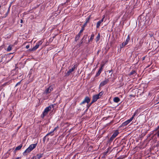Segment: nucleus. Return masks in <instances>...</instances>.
Here are the masks:
<instances>
[{
	"label": "nucleus",
	"instance_id": "35",
	"mask_svg": "<svg viewBox=\"0 0 159 159\" xmlns=\"http://www.w3.org/2000/svg\"><path fill=\"white\" fill-rule=\"evenodd\" d=\"M46 136H46V135L45 137H44V138H43V141L44 142V141H45V139H46Z\"/></svg>",
	"mask_w": 159,
	"mask_h": 159
},
{
	"label": "nucleus",
	"instance_id": "12",
	"mask_svg": "<svg viewBox=\"0 0 159 159\" xmlns=\"http://www.w3.org/2000/svg\"><path fill=\"white\" fill-rule=\"evenodd\" d=\"M37 145V143H36L35 144H31L29 147L32 150H33L34 148H35Z\"/></svg>",
	"mask_w": 159,
	"mask_h": 159
},
{
	"label": "nucleus",
	"instance_id": "11",
	"mask_svg": "<svg viewBox=\"0 0 159 159\" xmlns=\"http://www.w3.org/2000/svg\"><path fill=\"white\" fill-rule=\"evenodd\" d=\"M100 98L97 94L93 95V102H96Z\"/></svg>",
	"mask_w": 159,
	"mask_h": 159
},
{
	"label": "nucleus",
	"instance_id": "26",
	"mask_svg": "<svg viewBox=\"0 0 159 159\" xmlns=\"http://www.w3.org/2000/svg\"><path fill=\"white\" fill-rule=\"evenodd\" d=\"M104 66V64L101 65V67L99 69V70H100V71L102 72V70L103 69Z\"/></svg>",
	"mask_w": 159,
	"mask_h": 159
},
{
	"label": "nucleus",
	"instance_id": "17",
	"mask_svg": "<svg viewBox=\"0 0 159 159\" xmlns=\"http://www.w3.org/2000/svg\"><path fill=\"white\" fill-rule=\"evenodd\" d=\"M137 74L136 71L135 70H132L129 74V75H133L134 76L136 75Z\"/></svg>",
	"mask_w": 159,
	"mask_h": 159
},
{
	"label": "nucleus",
	"instance_id": "23",
	"mask_svg": "<svg viewBox=\"0 0 159 159\" xmlns=\"http://www.w3.org/2000/svg\"><path fill=\"white\" fill-rule=\"evenodd\" d=\"M118 134L119 132L118 131L116 130V131L112 135H113L114 136V137H116L117 135Z\"/></svg>",
	"mask_w": 159,
	"mask_h": 159
},
{
	"label": "nucleus",
	"instance_id": "27",
	"mask_svg": "<svg viewBox=\"0 0 159 159\" xmlns=\"http://www.w3.org/2000/svg\"><path fill=\"white\" fill-rule=\"evenodd\" d=\"M43 43V42L42 41H40L38 42L36 44L38 45H39V46L41 45Z\"/></svg>",
	"mask_w": 159,
	"mask_h": 159
},
{
	"label": "nucleus",
	"instance_id": "24",
	"mask_svg": "<svg viewBox=\"0 0 159 159\" xmlns=\"http://www.w3.org/2000/svg\"><path fill=\"white\" fill-rule=\"evenodd\" d=\"M94 35L93 34H92L91 35V37L90 39L89 40V42L90 41H92L94 38Z\"/></svg>",
	"mask_w": 159,
	"mask_h": 159
},
{
	"label": "nucleus",
	"instance_id": "6",
	"mask_svg": "<svg viewBox=\"0 0 159 159\" xmlns=\"http://www.w3.org/2000/svg\"><path fill=\"white\" fill-rule=\"evenodd\" d=\"M90 101V99L88 97H86L84 100L80 103V104L82 105L85 103H88Z\"/></svg>",
	"mask_w": 159,
	"mask_h": 159
},
{
	"label": "nucleus",
	"instance_id": "25",
	"mask_svg": "<svg viewBox=\"0 0 159 159\" xmlns=\"http://www.w3.org/2000/svg\"><path fill=\"white\" fill-rule=\"evenodd\" d=\"M104 92L103 91H101L99 93L97 94L98 96L100 98L102 96Z\"/></svg>",
	"mask_w": 159,
	"mask_h": 159
},
{
	"label": "nucleus",
	"instance_id": "32",
	"mask_svg": "<svg viewBox=\"0 0 159 159\" xmlns=\"http://www.w3.org/2000/svg\"><path fill=\"white\" fill-rule=\"evenodd\" d=\"M20 83H21V81H20V82H18V83H17L16 84V85H15V87L17 86V85H20Z\"/></svg>",
	"mask_w": 159,
	"mask_h": 159
},
{
	"label": "nucleus",
	"instance_id": "1",
	"mask_svg": "<svg viewBox=\"0 0 159 159\" xmlns=\"http://www.w3.org/2000/svg\"><path fill=\"white\" fill-rule=\"evenodd\" d=\"M55 105V104L50 105L49 107H46L44 109L42 115L41 116L42 118H43L44 117L48 114V112L51 110L52 108L53 109Z\"/></svg>",
	"mask_w": 159,
	"mask_h": 159
},
{
	"label": "nucleus",
	"instance_id": "42",
	"mask_svg": "<svg viewBox=\"0 0 159 159\" xmlns=\"http://www.w3.org/2000/svg\"><path fill=\"white\" fill-rule=\"evenodd\" d=\"M112 70H108L109 73H111V72L112 71Z\"/></svg>",
	"mask_w": 159,
	"mask_h": 159
},
{
	"label": "nucleus",
	"instance_id": "3",
	"mask_svg": "<svg viewBox=\"0 0 159 159\" xmlns=\"http://www.w3.org/2000/svg\"><path fill=\"white\" fill-rule=\"evenodd\" d=\"M53 89L52 86L51 85L46 89L44 93L46 94L49 93L53 90Z\"/></svg>",
	"mask_w": 159,
	"mask_h": 159
},
{
	"label": "nucleus",
	"instance_id": "20",
	"mask_svg": "<svg viewBox=\"0 0 159 159\" xmlns=\"http://www.w3.org/2000/svg\"><path fill=\"white\" fill-rule=\"evenodd\" d=\"M100 34L98 33L97 36L95 39L96 41V42H98L100 38Z\"/></svg>",
	"mask_w": 159,
	"mask_h": 159
},
{
	"label": "nucleus",
	"instance_id": "33",
	"mask_svg": "<svg viewBox=\"0 0 159 159\" xmlns=\"http://www.w3.org/2000/svg\"><path fill=\"white\" fill-rule=\"evenodd\" d=\"M58 128V126L56 127L55 128H54L52 131L54 132Z\"/></svg>",
	"mask_w": 159,
	"mask_h": 159
},
{
	"label": "nucleus",
	"instance_id": "34",
	"mask_svg": "<svg viewBox=\"0 0 159 159\" xmlns=\"http://www.w3.org/2000/svg\"><path fill=\"white\" fill-rule=\"evenodd\" d=\"M30 47V46L29 45H27L26 46L25 48L26 49H28Z\"/></svg>",
	"mask_w": 159,
	"mask_h": 159
},
{
	"label": "nucleus",
	"instance_id": "14",
	"mask_svg": "<svg viewBox=\"0 0 159 159\" xmlns=\"http://www.w3.org/2000/svg\"><path fill=\"white\" fill-rule=\"evenodd\" d=\"M39 45H38L37 44L33 47L32 49H29V50L30 51H34L37 49L39 47Z\"/></svg>",
	"mask_w": 159,
	"mask_h": 159
},
{
	"label": "nucleus",
	"instance_id": "41",
	"mask_svg": "<svg viewBox=\"0 0 159 159\" xmlns=\"http://www.w3.org/2000/svg\"><path fill=\"white\" fill-rule=\"evenodd\" d=\"M116 159H121V158L120 157H119L116 158Z\"/></svg>",
	"mask_w": 159,
	"mask_h": 159
},
{
	"label": "nucleus",
	"instance_id": "38",
	"mask_svg": "<svg viewBox=\"0 0 159 159\" xmlns=\"http://www.w3.org/2000/svg\"><path fill=\"white\" fill-rule=\"evenodd\" d=\"M90 106L89 105H87V109H88Z\"/></svg>",
	"mask_w": 159,
	"mask_h": 159
},
{
	"label": "nucleus",
	"instance_id": "37",
	"mask_svg": "<svg viewBox=\"0 0 159 159\" xmlns=\"http://www.w3.org/2000/svg\"><path fill=\"white\" fill-rule=\"evenodd\" d=\"M113 139V138L111 137L110 139V141H112Z\"/></svg>",
	"mask_w": 159,
	"mask_h": 159
},
{
	"label": "nucleus",
	"instance_id": "28",
	"mask_svg": "<svg viewBox=\"0 0 159 159\" xmlns=\"http://www.w3.org/2000/svg\"><path fill=\"white\" fill-rule=\"evenodd\" d=\"M101 72L100 71V70H98V73L96 74V76L97 77L99 76L100 74H101Z\"/></svg>",
	"mask_w": 159,
	"mask_h": 159
},
{
	"label": "nucleus",
	"instance_id": "30",
	"mask_svg": "<svg viewBox=\"0 0 159 159\" xmlns=\"http://www.w3.org/2000/svg\"><path fill=\"white\" fill-rule=\"evenodd\" d=\"M86 22L82 26L81 29H83V30H84V27H85V26H86Z\"/></svg>",
	"mask_w": 159,
	"mask_h": 159
},
{
	"label": "nucleus",
	"instance_id": "7",
	"mask_svg": "<svg viewBox=\"0 0 159 159\" xmlns=\"http://www.w3.org/2000/svg\"><path fill=\"white\" fill-rule=\"evenodd\" d=\"M83 29H81L80 30V32L78 33V34L76 36L75 39V41H77L79 39L81 35V34L82 33V32L84 31Z\"/></svg>",
	"mask_w": 159,
	"mask_h": 159
},
{
	"label": "nucleus",
	"instance_id": "13",
	"mask_svg": "<svg viewBox=\"0 0 159 159\" xmlns=\"http://www.w3.org/2000/svg\"><path fill=\"white\" fill-rule=\"evenodd\" d=\"M157 131L155 135H157L158 137L159 138V125L156 128L154 131Z\"/></svg>",
	"mask_w": 159,
	"mask_h": 159
},
{
	"label": "nucleus",
	"instance_id": "21",
	"mask_svg": "<svg viewBox=\"0 0 159 159\" xmlns=\"http://www.w3.org/2000/svg\"><path fill=\"white\" fill-rule=\"evenodd\" d=\"M138 110H136L135 112L134 113L132 117L131 118H133V119L134 116H135L136 115H137L138 114Z\"/></svg>",
	"mask_w": 159,
	"mask_h": 159
},
{
	"label": "nucleus",
	"instance_id": "5",
	"mask_svg": "<svg viewBox=\"0 0 159 159\" xmlns=\"http://www.w3.org/2000/svg\"><path fill=\"white\" fill-rule=\"evenodd\" d=\"M133 120V118H131L129 120H127L125 122H123L122 124V126L124 127L125 126L128 125Z\"/></svg>",
	"mask_w": 159,
	"mask_h": 159
},
{
	"label": "nucleus",
	"instance_id": "4",
	"mask_svg": "<svg viewBox=\"0 0 159 159\" xmlns=\"http://www.w3.org/2000/svg\"><path fill=\"white\" fill-rule=\"evenodd\" d=\"M76 67V65H75L71 69H70L66 73V76H68L70 75V73L75 70Z\"/></svg>",
	"mask_w": 159,
	"mask_h": 159
},
{
	"label": "nucleus",
	"instance_id": "10",
	"mask_svg": "<svg viewBox=\"0 0 159 159\" xmlns=\"http://www.w3.org/2000/svg\"><path fill=\"white\" fill-rule=\"evenodd\" d=\"M32 150L28 147L23 152V155L24 156L27 155Z\"/></svg>",
	"mask_w": 159,
	"mask_h": 159
},
{
	"label": "nucleus",
	"instance_id": "45",
	"mask_svg": "<svg viewBox=\"0 0 159 159\" xmlns=\"http://www.w3.org/2000/svg\"><path fill=\"white\" fill-rule=\"evenodd\" d=\"M20 158V157H17L16 159H19Z\"/></svg>",
	"mask_w": 159,
	"mask_h": 159
},
{
	"label": "nucleus",
	"instance_id": "40",
	"mask_svg": "<svg viewBox=\"0 0 159 159\" xmlns=\"http://www.w3.org/2000/svg\"><path fill=\"white\" fill-rule=\"evenodd\" d=\"M111 137H112V138H113V139L115 138V137H114V136L113 135H112L111 136Z\"/></svg>",
	"mask_w": 159,
	"mask_h": 159
},
{
	"label": "nucleus",
	"instance_id": "29",
	"mask_svg": "<svg viewBox=\"0 0 159 159\" xmlns=\"http://www.w3.org/2000/svg\"><path fill=\"white\" fill-rule=\"evenodd\" d=\"M11 50V47L10 46H9L7 48V50L8 51H10Z\"/></svg>",
	"mask_w": 159,
	"mask_h": 159
},
{
	"label": "nucleus",
	"instance_id": "16",
	"mask_svg": "<svg viewBox=\"0 0 159 159\" xmlns=\"http://www.w3.org/2000/svg\"><path fill=\"white\" fill-rule=\"evenodd\" d=\"M22 144L20 145L16 148L15 150L14 151V152H15L16 151L20 150L22 148Z\"/></svg>",
	"mask_w": 159,
	"mask_h": 159
},
{
	"label": "nucleus",
	"instance_id": "8",
	"mask_svg": "<svg viewBox=\"0 0 159 159\" xmlns=\"http://www.w3.org/2000/svg\"><path fill=\"white\" fill-rule=\"evenodd\" d=\"M108 81L109 80L108 79H107L101 82L99 85V88L101 87L106 84L108 82Z\"/></svg>",
	"mask_w": 159,
	"mask_h": 159
},
{
	"label": "nucleus",
	"instance_id": "18",
	"mask_svg": "<svg viewBox=\"0 0 159 159\" xmlns=\"http://www.w3.org/2000/svg\"><path fill=\"white\" fill-rule=\"evenodd\" d=\"M113 101L115 102L118 103L120 101V99L118 97H116L114 98Z\"/></svg>",
	"mask_w": 159,
	"mask_h": 159
},
{
	"label": "nucleus",
	"instance_id": "15",
	"mask_svg": "<svg viewBox=\"0 0 159 159\" xmlns=\"http://www.w3.org/2000/svg\"><path fill=\"white\" fill-rule=\"evenodd\" d=\"M43 154L39 153L37 154L36 157H35V159H40L43 156Z\"/></svg>",
	"mask_w": 159,
	"mask_h": 159
},
{
	"label": "nucleus",
	"instance_id": "22",
	"mask_svg": "<svg viewBox=\"0 0 159 159\" xmlns=\"http://www.w3.org/2000/svg\"><path fill=\"white\" fill-rule=\"evenodd\" d=\"M54 134L53 133V132L52 131L50 132L49 133H48V134H47L46 135V136H48L49 135H51V136H53Z\"/></svg>",
	"mask_w": 159,
	"mask_h": 159
},
{
	"label": "nucleus",
	"instance_id": "39",
	"mask_svg": "<svg viewBox=\"0 0 159 159\" xmlns=\"http://www.w3.org/2000/svg\"><path fill=\"white\" fill-rule=\"evenodd\" d=\"M111 137H112V138H113V139L115 138V137H114V136L113 135H112L111 136Z\"/></svg>",
	"mask_w": 159,
	"mask_h": 159
},
{
	"label": "nucleus",
	"instance_id": "44",
	"mask_svg": "<svg viewBox=\"0 0 159 159\" xmlns=\"http://www.w3.org/2000/svg\"><path fill=\"white\" fill-rule=\"evenodd\" d=\"M23 22V20H20V23H22Z\"/></svg>",
	"mask_w": 159,
	"mask_h": 159
},
{
	"label": "nucleus",
	"instance_id": "31",
	"mask_svg": "<svg viewBox=\"0 0 159 159\" xmlns=\"http://www.w3.org/2000/svg\"><path fill=\"white\" fill-rule=\"evenodd\" d=\"M9 84L8 82H6L5 83H4L2 85V86L4 87L5 86L8 85Z\"/></svg>",
	"mask_w": 159,
	"mask_h": 159
},
{
	"label": "nucleus",
	"instance_id": "2",
	"mask_svg": "<svg viewBox=\"0 0 159 159\" xmlns=\"http://www.w3.org/2000/svg\"><path fill=\"white\" fill-rule=\"evenodd\" d=\"M130 40V37L129 34L128 35L127 38L126 39L125 42L122 43L121 46H120L121 48H123L128 43L129 40Z\"/></svg>",
	"mask_w": 159,
	"mask_h": 159
},
{
	"label": "nucleus",
	"instance_id": "47",
	"mask_svg": "<svg viewBox=\"0 0 159 159\" xmlns=\"http://www.w3.org/2000/svg\"><path fill=\"white\" fill-rule=\"evenodd\" d=\"M1 7V5H0V8Z\"/></svg>",
	"mask_w": 159,
	"mask_h": 159
},
{
	"label": "nucleus",
	"instance_id": "19",
	"mask_svg": "<svg viewBox=\"0 0 159 159\" xmlns=\"http://www.w3.org/2000/svg\"><path fill=\"white\" fill-rule=\"evenodd\" d=\"M87 36V35H84L83 36V38H82V40H81V43H80V44L79 46H80V45H81V44L83 43V40L84 39L85 40V39H86Z\"/></svg>",
	"mask_w": 159,
	"mask_h": 159
},
{
	"label": "nucleus",
	"instance_id": "9",
	"mask_svg": "<svg viewBox=\"0 0 159 159\" xmlns=\"http://www.w3.org/2000/svg\"><path fill=\"white\" fill-rule=\"evenodd\" d=\"M105 18L104 16L102 18V19L99 20L98 21L96 25V28H98L101 25V24L102 23V22L103 21L104 19Z\"/></svg>",
	"mask_w": 159,
	"mask_h": 159
},
{
	"label": "nucleus",
	"instance_id": "46",
	"mask_svg": "<svg viewBox=\"0 0 159 159\" xmlns=\"http://www.w3.org/2000/svg\"><path fill=\"white\" fill-rule=\"evenodd\" d=\"M158 97H159V98H158V100L159 101L158 102V103H159V96Z\"/></svg>",
	"mask_w": 159,
	"mask_h": 159
},
{
	"label": "nucleus",
	"instance_id": "43",
	"mask_svg": "<svg viewBox=\"0 0 159 159\" xmlns=\"http://www.w3.org/2000/svg\"><path fill=\"white\" fill-rule=\"evenodd\" d=\"M70 0H66V2H69L70 1Z\"/></svg>",
	"mask_w": 159,
	"mask_h": 159
},
{
	"label": "nucleus",
	"instance_id": "36",
	"mask_svg": "<svg viewBox=\"0 0 159 159\" xmlns=\"http://www.w3.org/2000/svg\"><path fill=\"white\" fill-rule=\"evenodd\" d=\"M94 102H93V100L89 104L90 106Z\"/></svg>",
	"mask_w": 159,
	"mask_h": 159
}]
</instances>
